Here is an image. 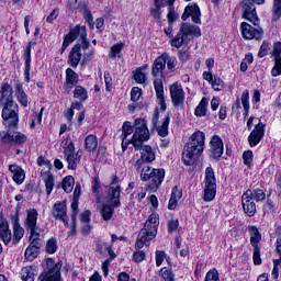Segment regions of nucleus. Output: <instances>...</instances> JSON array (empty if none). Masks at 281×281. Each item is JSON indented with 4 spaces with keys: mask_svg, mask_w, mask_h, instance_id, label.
Returning <instances> with one entry per match:
<instances>
[{
    "mask_svg": "<svg viewBox=\"0 0 281 281\" xmlns=\"http://www.w3.org/2000/svg\"><path fill=\"white\" fill-rule=\"evenodd\" d=\"M78 85V74L71 68L66 69V88L74 89Z\"/></svg>",
    "mask_w": 281,
    "mask_h": 281,
    "instance_id": "nucleus-32",
    "label": "nucleus"
},
{
    "mask_svg": "<svg viewBox=\"0 0 281 281\" xmlns=\"http://www.w3.org/2000/svg\"><path fill=\"white\" fill-rule=\"evenodd\" d=\"M9 170L13 175L14 183H16L18 186H21V183L25 181V171L23 170V168H21L18 165H10Z\"/></svg>",
    "mask_w": 281,
    "mask_h": 281,
    "instance_id": "nucleus-28",
    "label": "nucleus"
},
{
    "mask_svg": "<svg viewBox=\"0 0 281 281\" xmlns=\"http://www.w3.org/2000/svg\"><path fill=\"white\" fill-rule=\"evenodd\" d=\"M98 148V136L90 134L85 138V149L88 153H93Z\"/></svg>",
    "mask_w": 281,
    "mask_h": 281,
    "instance_id": "nucleus-35",
    "label": "nucleus"
},
{
    "mask_svg": "<svg viewBox=\"0 0 281 281\" xmlns=\"http://www.w3.org/2000/svg\"><path fill=\"white\" fill-rule=\"evenodd\" d=\"M176 0H155V5L150 9V15L157 21H161V8H166L168 3H175Z\"/></svg>",
    "mask_w": 281,
    "mask_h": 281,
    "instance_id": "nucleus-27",
    "label": "nucleus"
},
{
    "mask_svg": "<svg viewBox=\"0 0 281 281\" xmlns=\"http://www.w3.org/2000/svg\"><path fill=\"white\" fill-rule=\"evenodd\" d=\"M243 159H244L245 166L249 168L251 166V161H254V151L252 150L244 151Z\"/></svg>",
    "mask_w": 281,
    "mask_h": 281,
    "instance_id": "nucleus-54",
    "label": "nucleus"
},
{
    "mask_svg": "<svg viewBox=\"0 0 281 281\" xmlns=\"http://www.w3.org/2000/svg\"><path fill=\"white\" fill-rule=\"evenodd\" d=\"M142 98V89L139 87H134L131 91L132 102H137Z\"/></svg>",
    "mask_w": 281,
    "mask_h": 281,
    "instance_id": "nucleus-57",
    "label": "nucleus"
},
{
    "mask_svg": "<svg viewBox=\"0 0 281 281\" xmlns=\"http://www.w3.org/2000/svg\"><path fill=\"white\" fill-rule=\"evenodd\" d=\"M164 260H166V251L156 250V266L161 267V265H164Z\"/></svg>",
    "mask_w": 281,
    "mask_h": 281,
    "instance_id": "nucleus-59",
    "label": "nucleus"
},
{
    "mask_svg": "<svg viewBox=\"0 0 281 281\" xmlns=\"http://www.w3.org/2000/svg\"><path fill=\"white\" fill-rule=\"evenodd\" d=\"M41 177L46 188V194L49 196L52 194V190H54V173L50 171H44L41 173Z\"/></svg>",
    "mask_w": 281,
    "mask_h": 281,
    "instance_id": "nucleus-29",
    "label": "nucleus"
},
{
    "mask_svg": "<svg viewBox=\"0 0 281 281\" xmlns=\"http://www.w3.org/2000/svg\"><path fill=\"white\" fill-rule=\"evenodd\" d=\"M241 104L246 111L249 109V90L241 93Z\"/></svg>",
    "mask_w": 281,
    "mask_h": 281,
    "instance_id": "nucleus-62",
    "label": "nucleus"
},
{
    "mask_svg": "<svg viewBox=\"0 0 281 281\" xmlns=\"http://www.w3.org/2000/svg\"><path fill=\"white\" fill-rule=\"evenodd\" d=\"M71 210H72L71 222L74 227H76V216L78 214V199H75L74 202L71 203Z\"/></svg>",
    "mask_w": 281,
    "mask_h": 281,
    "instance_id": "nucleus-60",
    "label": "nucleus"
},
{
    "mask_svg": "<svg viewBox=\"0 0 281 281\" xmlns=\"http://www.w3.org/2000/svg\"><path fill=\"white\" fill-rule=\"evenodd\" d=\"M162 56H165V67L167 65L170 70L177 67V57H170L168 53H164Z\"/></svg>",
    "mask_w": 281,
    "mask_h": 281,
    "instance_id": "nucleus-47",
    "label": "nucleus"
},
{
    "mask_svg": "<svg viewBox=\"0 0 281 281\" xmlns=\"http://www.w3.org/2000/svg\"><path fill=\"white\" fill-rule=\"evenodd\" d=\"M38 221V211L36 209H30L26 212L25 226L30 233V247L35 249H41L43 247V241L41 240V227L36 225Z\"/></svg>",
    "mask_w": 281,
    "mask_h": 281,
    "instance_id": "nucleus-5",
    "label": "nucleus"
},
{
    "mask_svg": "<svg viewBox=\"0 0 281 281\" xmlns=\"http://www.w3.org/2000/svg\"><path fill=\"white\" fill-rule=\"evenodd\" d=\"M204 281H221L218 279V271L216 269L210 270L206 273Z\"/></svg>",
    "mask_w": 281,
    "mask_h": 281,
    "instance_id": "nucleus-55",
    "label": "nucleus"
},
{
    "mask_svg": "<svg viewBox=\"0 0 281 281\" xmlns=\"http://www.w3.org/2000/svg\"><path fill=\"white\" fill-rule=\"evenodd\" d=\"M180 27L184 33V36H195V38H199V36H201V27H199L198 25L182 23Z\"/></svg>",
    "mask_w": 281,
    "mask_h": 281,
    "instance_id": "nucleus-30",
    "label": "nucleus"
},
{
    "mask_svg": "<svg viewBox=\"0 0 281 281\" xmlns=\"http://www.w3.org/2000/svg\"><path fill=\"white\" fill-rule=\"evenodd\" d=\"M265 137V124L258 123L248 136V143L251 148L258 146Z\"/></svg>",
    "mask_w": 281,
    "mask_h": 281,
    "instance_id": "nucleus-21",
    "label": "nucleus"
},
{
    "mask_svg": "<svg viewBox=\"0 0 281 281\" xmlns=\"http://www.w3.org/2000/svg\"><path fill=\"white\" fill-rule=\"evenodd\" d=\"M53 216L54 218L61 221L64 225H69V216H67V203L57 202L53 206Z\"/></svg>",
    "mask_w": 281,
    "mask_h": 281,
    "instance_id": "nucleus-20",
    "label": "nucleus"
},
{
    "mask_svg": "<svg viewBox=\"0 0 281 281\" xmlns=\"http://www.w3.org/2000/svg\"><path fill=\"white\" fill-rule=\"evenodd\" d=\"M241 36L246 38V41H251L256 38V41H260L262 36H265V31L260 27V24L251 26L247 22H243L240 24Z\"/></svg>",
    "mask_w": 281,
    "mask_h": 281,
    "instance_id": "nucleus-15",
    "label": "nucleus"
},
{
    "mask_svg": "<svg viewBox=\"0 0 281 281\" xmlns=\"http://www.w3.org/2000/svg\"><path fill=\"white\" fill-rule=\"evenodd\" d=\"M281 16V0H273L272 20L278 21Z\"/></svg>",
    "mask_w": 281,
    "mask_h": 281,
    "instance_id": "nucleus-46",
    "label": "nucleus"
},
{
    "mask_svg": "<svg viewBox=\"0 0 281 281\" xmlns=\"http://www.w3.org/2000/svg\"><path fill=\"white\" fill-rule=\"evenodd\" d=\"M75 183H76V180L74 179L72 176L65 177L61 182V188L64 192H67V194H69V192H72Z\"/></svg>",
    "mask_w": 281,
    "mask_h": 281,
    "instance_id": "nucleus-40",
    "label": "nucleus"
},
{
    "mask_svg": "<svg viewBox=\"0 0 281 281\" xmlns=\"http://www.w3.org/2000/svg\"><path fill=\"white\" fill-rule=\"evenodd\" d=\"M159 227V215L151 213L148 220L145 222L144 227L139 231L135 249H142L144 245L150 247V241L157 236V229Z\"/></svg>",
    "mask_w": 281,
    "mask_h": 281,
    "instance_id": "nucleus-4",
    "label": "nucleus"
},
{
    "mask_svg": "<svg viewBox=\"0 0 281 281\" xmlns=\"http://www.w3.org/2000/svg\"><path fill=\"white\" fill-rule=\"evenodd\" d=\"M164 69H166V55H160L154 60L151 76L154 78V89L160 110L166 111V97L164 95Z\"/></svg>",
    "mask_w": 281,
    "mask_h": 281,
    "instance_id": "nucleus-3",
    "label": "nucleus"
},
{
    "mask_svg": "<svg viewBox=\"0 0 281 281\" xmlns=\"http://www.w3.org/2000/svg\"><path fill=\"white\" fill-rule=\"evenodd\" d=\"M168 126H170V116L167 115L161 125L156 126V131L160 137H168Z\"/></svg>",
    "mask_w": 281,
    "mask_h": 281,
    "instance_id": "nucleus-39",
    "label": "nucleus"
},
{
    "mask_svg": "<svg viewBox=\"0 0 281 281\" xmlns=\"http://www.w3.org/2000/svg\"><path fill=\"white\" fill-rule=\"evenodd\" d=\"M34 276H36V268L32 266H26L21 270L22 281H34Z\"/></svg>",
    "mask_w": 281,
    "mask_h": 281,
    "instance_id": "nucleus-36",
    "label": "nucleus"
},
{
    "mask_svg": "<svg viewBox=\"0 0 281 281\" xmlns=\"http://www.w3.org/2000/svg\"><path fill=\"white\" fill-rule=\"evenodd\" d=\"M11 223L13 225V243L16 245L25 234V229H23L19 223V207H16L15 213L11 215Z\"/></svg>",
    "mask_w": 281,
    "mask_h": 281,
    "instance_id": "nucleus-23",
    "label": "nucleus"
},
{
    "mask_svg": "<svg viewBox=\"0 0 281 281\" xmlns=\"http://www.w3.org/2000/svg\"><path fill=\"white\" fill-rule=\"evenodd\" d=\"M92 192L93 194H100V188H102V186L100 184V179H98V177L92 178Z\"/></svg>",
    "mask_w": 281,
    "mask_h": 281,
    "instance_id": "nucleus-61",
    "label": "nucleus"
},
{
    "mask_svg": "<svg viewBox=\"0 0 281 281\" xmlns=\"http://www.w3.org/2000/svg\"><path fill=\"white\" fill-rule=\"evenodd\" d=\"M148 70V65L136 68L133 71L134 80L137 85H144L146 82V72Z\"/></svg>",
    "mask_w": 281,
    "mask_h": 281,
    "instance_id": "nucleus-31",
    "label": "nucleus"
},
{
    "mask_svg": "<svg viewBox=\"0 0 281 281\" xmlns=\"http://www.w3.org/2000/svg\"><path fill=\"white\" fill-rule=\"evenodd\" d=\"M140 170L142 181H148L147 188L153 192L158 190L159 186L164 183V179H166V170L164 169H155L150 166H144Z\"/></svg>",
    "mask_w": 281,
    "mask_h": 281,
    "instance_id": "nucleus-6",
    "label": "nucleus"
},
{
    "mask_svg": "<svg viewBox=\"0 0 281 281\" xmlns=\"http://www.w3.org/2000/svg\"><path fill=\"white\" fill-rule=\"evenodd\" d=\"M7 128L8 131L0 132V142H2V144H16L18 146H21V144L27 142V135L16 131L19 126Z\"/></svg>",
    "mask_w": 281,
    "mask_h": 281,
    "instance_id": "nucleus-10",
    "label": "nucleus"
},
{
    "mask_svg": "<svg viewBox=\"0 0 281 281\" xmlns=\"http://www.w3.org/2000/svg\"><path fill=\"white\" fill-rule=\"evenodd\" d=\"M108 203H103L101 207V216L104 221H111L117 207L122 205L121 194L122 186L116 175L111 176L110 183L106 186Z\"/></svg>",
    "mask_w": 281,
    "mask_h": 281,
    "instance_id": "nucleus-1",
    "label": "nucleus"
},
{
    "mask_svg": "<svg viewBox=\"0 0 281 281\" xmlns=\"http://www.w3.org/2000/svg\"><path fill=\"white\" fill-rule=\"evenodd\" d=\"M205 150V133L198 131L194 132L189 142L184 146L182 153V161L186 166H192L200 155Z\"/></svg>",
    "mask_w": 281,
    "mask_h": 281,
    "instance_id": "nucleus-2",
    "label": "nucleus"
},
{
    "mask_svg": "<svg viewBox=\"0 0 281 281\" xmlns=\"http://www.w3.org/2000/svg\"><path fill=\"white\" fill-rule=\"evenodd\" d=\"M58 249V244L56 243V238H50L46 243V252L47 254H56Z\"/></svg>",
    "mask_w": 281,
    "mask_h": 281,
    "instance_id": "nucleus-49",
    "label": "nucleus"
},
{
    "mask_svg": "<svg viewBox=\"0 0 281 281\" xmlns=\"http://www.w3.org/2000/svg\"><path fill=\"white\" fill-rule=\"evenodd\" d=\"M81 58H82V53H80V44H76L71 48V50L68 55V65H70V67L76 69V67H78V65H80Z\"/></svg>",
    "mask_w": 281,
    "mask_h": 281,
    "instance_id": "nucleus-26",
    "label": "nucleus"
},
{
    "mask_svg": "<svg viewBox=\"0 0 281 281\" xmlns=\"http://www.w3.org/2000/svg\"><path fill=\"white\" fill-rule=\"evenodd\" d=\"M134 262H144L146 260V252L144 250H137L133 254Z\"/></svg>",
    "mask_w": 281,
    "mask_h": 281,
    "instance_id": "nucleus-58",
    "label": "nucleus"
},
{
    "mask_svg": "<svg viewBox=\"0 0 281 281\" xmlns=\"http://www.w3.org/2000/svg\"><path fill=\"white\" fill-rule=\"evenodd\" d=\"M267 194L262 189H255L252 191V199L257 202L265 201Z\"/></svg>",
    "mask_w": 281,
    "mask_h": 281,
    "instance_id": "nucleus-53",
    "label": "nucleus"
},
{
    "mask_svg": "<svg viewBox=\"0 0 281 281\" xmlns=\"http://www.w3.org/2000/svg\"><path fill=\"white\" fill-rule=\"evenodd\" d=\"M243 19L252 23V25H260V19L256 12V4L249 0L241 1Z\"/></svg>",
    "mask_w": 281,
    "mask_h": 281,
    "instance_id": "nucleus-16",
    "label": "nucleus"
},
{
    "mask_svg": "<svg viewBox=\"0 0 281 281\" xmlns=\"http://www.w3.org/2000/svg\"><path fill=\"white\" fill-rule=\"evenodd\" d=\"M15 95H16L18 102H20L22 106L27 108V94L25 93V90H23V85L16 83Z\"/></svg>",
    "mask_w": 281,
    "mask_h": 281,
    "instance_id": "nucleus-33",
    "label": "nucleus"
},
{
    "mask_svg": "<svg viewBox=\"0 0 281 281\" xmlns=\"http://www.w3.org/2000/svg\"><path fill=\"white\" fill-rule=\"evenodd\" d=\"M82 16L86 23L89 25L90 30H93L95 27V22L93 21V13H91V10L82 13Z\"/></svg>",
    "mask_w": 281,
    "mask_h": 281,
    "instance_id": "nucleus-51",
    "label": "nucleus"
},
{
    "mask_svg": "<svg viewBox=\"0 0 281 281\" xmlns=\"http://www.w3.org/2000/svg\"><path fill=\"white\" fill-rule=\"evenodd\" d=\"M168 5V14H167V19L169 21V25H172V23H175V20L177 19V15L175 13V8L172 5H175V3H167Z\"/></svg>",
    "mask_w": 281,
    "mask_h": 281,
    "instance_id": "nucleus-52",
    "label": "nucleus"
},
{
    "mask_svg": "<svg viewBox=\"0 0 281 281\" xmlns=\"http://www.w3.org/2000/svg\"><path fill=\"white\" fill-rule=\"evenodd\" d=\"M181 196V192L179 191V189H177V187H175L171 191V198L169 200L168 210H175Z\"/></svg>",
    "mask_w": 281,
    "mask_h": 281,
    "instance_id": "nucleus-38",
    "label": "nucleus"
},
{
    "mask_svg": "<svg viewBox=\"0 0 281 281\" xmlns=\"http://www.w3.org/2000/svg\"><path fill=\"white\" fill-rule=\"evenodd\" d=\"M249 234H250V245L254 248V254H252L254 265H262V258H260V246H258L260 240H262V235L260 234V231H258V227L256 226L249 227Z\"/></svg>",
    "mask_w": 281,
    "mask_h": 281,
    "instance_id": "nucleus-12",
    "label": "nucleus"
},
{
    "mask_svg": "<svg viewBox=\"0 0 281 281\" xmlns=\"http://www.w3.org/2000/svg\"><path fill=\"white\" fill-rule=\"evenodd\" d=\"M192 18L193 23L200 25L201 23V9L196 4H189L186 7L184 12L181 16L182 21H188Z\"/></svg>",
    "mask_w": 281,
    "mask_h": 281,
    "instance_id": "nucleus-22",
    "label": "nucleus"
},
{
    "mask_svg": "<svg viewBox=\"0 0 281 281\" xmlns=\"http://www.w3.org/2000/svg\"><path fill=\"white\" fill-rule=\"evenodd\" d=\"M74 98L81 100V102H87V100L89 99L87 89L82 88V86H76L74 91Z\"/></svg>",
    "mask_w": 281,
    "mask_h": 281,
    "instance_id": "nucleus-42",
    "label": "nucleus"
},
{
    "mask_svg": "<svg viewBox=\"0 0 281 281\" xmlns=\"http://www.w3.org/2000/svg\"><path fill=\"white\" fill-rule=\"evenodd\" d=\"M207 98H202L199 105L195 108L194 114L196 117H205V115H207Z\"/></svg>",
    "mask_w": 281,
    "mask_h": 281,
    "instance_id": "nucleus-37",
    "label": "nucleus"
},
{
    "mask_svg": "<svg viewBox=\"0 0 281 281\" xmlns=\"http://www.w3.org/2000/svg\"><path fill=\"white\" fill-rule=\"evenodd\" d=\"M133 133V125H131V122H124L122 126V135L121 138L124 140Z\"/></svg>",
    "mask_w": 281,
    "mask_h": 281,
    "instance_id": "nucleus-48",
    "label": "nucleus"
},
{
    "mask_svg": "<svg viewBox=\"0 0 281 281\" xmlns=\"http://www.w3.org/2000/svg\"><path fill=\"white\" fill-rule=\"evenodd\" d=\"M24 256H25L26 260H29V262L36 260V258L38 257V248L29 246L24 252Z\"/></svg>",
    "mask_w": 281,
    "mask_h": 281,
    "instance_id": "nucleus-45",
    "label": "nucleus"
},
{
    "mask_svg": "<svg viewBox=\"0 0 281 281\" xmlns=\"http://www.w3.org/2000/svg\"><path fill=\"white\" fill-rule=\"evenodd\" d=\"M170 95L173 106H181L186 102V92L179 83H173L170 87Z\"/></svg>",
    "mask_w": 281,
    "mask_h": 281,
    "instance_id": "nucleus-19",
    "label": "nucleus"
},
{
    "mask_svg": "<svg viewBox=\"0 0 281 281\" xmlns=\"http://www.w3.org/2000/svg\"><path fill=\"white\" fill-rule=\"evenodd\" d=\"M167 227H168L169 234H172V232H175L179 227V220H170L168 222Z\"/></svg>",
    "mask_w": 281,
    "mask_h": 281,
    "instance_id": "nucleus-64",
    "label": "nucleus"
},
{
    "mask_svg": "<svg viewBox=\"0 0 281 281\" xmlns=\"http://www.w3.org/2000/svg\"><path fill=\"white\" fill-rule=\"evenodd\" d=\"M1 117L5 128H16L19 126V104L14 100L5 101Z\"/></svg>",
    "mask_w": 281,
    "mask_h": 281,
    "instance_id": "nucleus-8",
    "label": "nucleus"
},
{
    "mask_svg": "<svg viewBox=\"0 0 281 281\" xmlns=\"http://www.w3.org/2000/svg\"><path fill=\"white\" fill-rule=\"evenodd\" d=\"M210 156L212 159H218L220 157H223V151H224V145H223V139L218 135H214L211 138L210 142Z\"/></svg>",
    "mask_w": 281,
    "mask_h": 281,
    "instance_id": "nucleus-18",
    "label": "nucleus"
},
{
    "mask_svg": "<svg viewBox=\"0 0 281 281\" xmlns=\"http://www.w3.org/2000/svg\"><path fill=\"white\" fill-rule=\"evenodd\" d=\"M138 150H140V158L134 162V168L137 171L142 170L144 166H148L146 164H153L156 157L155 150H153V147H150L149 145L142 144Z\"/></svg>",
    "mask_w": 281,
    "mask_h": 281,
    "instance_id": "nucleus-13",
    "label": "nucleus"
},
{
    "mask_svg": "<svg viewBox=\"0 0 281 281\" xmlns=\"http://www.w3.org/2000/svg\"><path fill=\"white\" fill-rule=\"evenodd\" d=\"M60 269H63V263H56L45 274L40 276V281H60Z\"/></svg>",
    "mask_w": 281,
    "mask_h": 281,
    "instance_id": "nucleus-25",
    "label": "nucleus"
},
{
    "mask_svg": "<svg viewBox=\"0 0 281 281\" xmlns=\"http://www.w3.org/2000/svg\"><path fill=\"white\" fill-rule=\"evenodd\" d=\"M64 157L68 164V170H76L82 158V151L78 150L76 153V145L74 142H69L68 145L64 147Z\"/></svg>",
    "mask_w": 281,
    "mask_h": 281,
    "instance_id": "nucleus-11",
    "label": "nucleus"
},
{
    "mask_svg": "<svg viewBox=\"0 0 281 281\" xmlns=\"http://www.w3.org/2000/svg\"><path fill=\"white\" fill-rule=\"evenodd\" d=\"M184 42H186V33H183L182 29L180 27L177 35L175 37H171L170 45L171 47H176L177 49H180V47H183Z\"/></svg>",
    "mask_w": 281,
    "mask_h": 281,
    "instance_id": "nucleus-34",
    "label": "nucleus"
},
{
    "mask_svg": "<svg viewBox=\"0 0 281 281\" xmlns=\"http://www.w3.org/2000/svg\"><path fill=\"white\" fill-rule=\"evenodd\" d=\"M159 276L165 280V281H176L175 280V272H172V269L170 268H161L159 270Z\"/></svg>",
    "mask_w": 281,
    "mask_h": 281,
    "instance_id": "nucleus-44",
    "label": "nucleus"
},
{
    "mask_svg": "<svg viewBox=\"0 0 281 281\" xmlns=\"http://www.w3.org/2000/svg\"><path fill=\"white\" fill-rule=\"evenodd\" d=\"M204 201L205 203H210V201H214L216 196V176L214 175V169L212 167H207L205 169V180H204Z\"/></svg>",
    "mask_w": 281,
    "mask_h": 281,
    "instance_id": "nucleus-9",
    "label": "nucleus"
},
{
    "mask_svg": "<svg viewBox=\"0 0 281 281\" xmlns=\"http://www.w3.org/2000/svg\"><path fill=\"white\" fill-rule=\"evenodd\" d=\"M134 128L135 131L131 139V144L136 150H139V148H142V144L150 139V131H148V124L144 119H136L134 122Z\"/></svg>",
    "mask_w": 281,
    "mask_h": 281,
    "instance_id": "nucleus-7",
    "label": "nucleus"
},
{
    "mask_svg": "<svg viewBox=\"0 0 281 281\" xmlns=\"http://www.w3.org/2000/svg\"><path fill=\"white\" fill-rule=\"evenodd\" d=\"M214 91H223V88L225 87V82H223V79L220 77L214 76V79L211 82Z\"/></svg>",
    "mask_w": 281,
    "mask_h": 281,
    "instance_id": "nucleus-50",
    "label": "nucleus"
},
{
    "mask_svg": "<svg viewBox=\"0 0 281 281\" xmlns=\"http://www.w3.org/2000/svg\"><path fill=\"white\" fill-rule=\"evenodd\" d=\"M241 205L246 215L250 217L256 215V202H254V191L251 189H248L241 195Z\"/></svg>",
    "mask_w": 281,
    "mask_h": 281,
    "instance_id": "nucleus-17",
    "label": "nucleus"
},
{
    "mask_svg": "<svg viewBox=\"0 0 281 281\" xmlns=\"http://www.w3.org/2000/svg\"><path fill=\"white\" fill-rule=\"evenodd\" d=\"M87 36V26L76 25L74 29L69 31L68 34L64 37V42L60 48L61 54H65V49L76 41V38H85Z\"/></svg>",
    "mask_w": 281,
    "mask_h": 281,
    "instance_id": "nucleus-14",
    "label": "nucleus"
},
{
    "mask_svg": "<svg viewBox=\"0 0 281 281\" xmlns=\"http://www.w3.org/2000/svg\"><path fill=\"white\" fill-rule=\"evenodd\" d=\"M271 76H273V78L281 76V58L274 59V67L271 70Z\"/></svg>",
    "mask_w": 281,
    "mask_h": 281,
    "instance_id": "nucleus-56",
    "label": "nucleus"
},
{
    "mask_svg": "<svg viewBox=\"0 0 281 281\" xmlns=\"http://www.w3.org/2000/svg\"><path fill=\"white\" fill-rule=\"evenodd\" d=\"M34 43L29 42L26 48L23 53V60H24V80L25 82H30V70L32 69V46Z\"/></svg>",
    "mask_w": 281,
    "mask_h": 281,
    "instance_id": "nucleus-24",
    "label": "nucleus"
},
{
    "mask_svg": "<svg viewBox=\"0 0 281 281\" xmlns=\"http://www.w3.org/2000/svg\"><path fill=\"white\" fill-rule=\"evenodd\" d=\"M273 56H274V60H280V58H281V42L274 43Z\"/></svg>",
    "mask_w": 281,
    "mask_h": 281,
    "instance_id": "nucleus-63",
    "label": "nucleus"
},
{
    "mask_svg": "<svg viewBox=\"0 0 281 281\" xmlns=\"http://www.w3.org/2000/svg\"><path fill=\"white\" fill-rule=\"evenodd\" d=\"M0 93L2 100H7V102H10V100H12V93H14V91L12 90V86H10L9 83H2Z\"/></svg>",
    "mask_w": 281,
    "mask_h": 281,
    "instance_id": "nucleus-41",
    "label": "nucleus"
},
{
    "mask_svg": "<svg viewBox=\"0 0 281 281\" xmlns=\"http://www.w3.org/2000/svg\"><path fill=\"white\" fill-rule=\"evenodd\" d=\"M124 49V43H117L114 44L110 49V58H122L120 54H122V50Z\"/></svg>",
    "mask_w": 281,
    "mask_h": 281,
    "instance_id": "nucleus-43",
    "label": "nucleus"
}]
</instances>
